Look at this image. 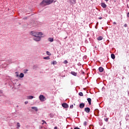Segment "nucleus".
I'll return each mask as SVG.
<instances>
[{
    "mask_svg": "<svg viewBox=\"0 0 129 129\" xmlns=\"http://www.w3.org/2000/svg\"><path fill=\"white\" fill-rule=\"evenodd\" d=\"M67 37H66L64 39H66Z\"/></svg>",
    "mask_w": 129,
    "mask_h": 129,
    "instance_id": "nucleus-37",
    "label": "nucleus"
},
{
    "mask_svg": "<svg viewBox=\"0 0 129 129\" xmlns=\"http://www.w3.org/2000/svg\"><path fill=\"white\" fill-rule=\"evenodd\" d=\"M47 55H48L49 56H51V53L49 51H46Z\"/></svg>",
    "mask_w": 129,
    "mask_h": 129,
    "instance_id": "nucleus-21",
    "label": "nucleus"
},
{
    "mask_svg": "<svg viewBox=\"0 0 129 129\" xmlns=\"http://www.w3.org/2000/svg\"><path fill=\"white\" fill-rule=\"evenodd\" d=\"M103 39V37L101 36H99V37H97V40L98 41H101V40H102Z\"/></svg>",
    "mask_w": 129,
    "mask_h": 129,
    "instance_id": "nucleus-9",
    "label": "nucleus"
},
{
    "mask_svg": "<svg viewBox=\"0 0 129 129\" xmlns=\"http://www.w3.org/2000/svg\"><path fill=\"white\" fill-rule=\"evenodd\" d=\"M71 74L74 75V76H77V73H76L75 72H71Z\"/></svg>",
    "mask_w": 129,
    "mask_h": 129,
    "instance_id": "nucleus-11",
    "label": "nucleus"
},
{
    "mask_svg": "<svg viewBox=\"0 0 129 129\" xmlns=\"http://www.w3.org/2000/svg\"><path fill=\"white\" fill-rule=\"evenodd\" d=\"M85 111L87 113H89V112H90V108L89 107L85 108Z\"/></svg>",
    "mask_w": 129,
    "mask_h": 129,
    "instance_id": "nucleus-5",
    "label": "nucleus"
},
{
    "mask_svg": "<svg viewBox=\"0 0 129 129\" xmlns=\"http://www.w3.org/2000/svg\"><path fill=\"white\" fill-rule=\"evenodd\" d=\"M43 59H45V60H49L50 57L49 56L44 57H43Z\"/></svg>",
    "mask_w": 129,
    "mask_h": 129,
    "instance_id": "nucleus-19",
    "label": "nucleus"
},
{
    "mask_svg": "<svg viewBox=\"0 0 129 129\" xmlns=\"http://www.w3.org/2000/svg\"><path fill=\"white\" fill-rule=\"evenodd\" d=\"M87 124V122L85 121V122H84V125H85V126H86Z\"/></svg>",
    "mask_w": 129,
    "mask_h": 129,
    "instance_id": "nucleus-26",
    "label": "nucleus"
},
{
    "mask_svg": "<svg viewBox=\"0 0 129 129\" xmlns=\"http://www.w3.org/2000/svg\"><path fill=\"white\" fill-rule=\"evenodd\" d=\"M42 122H43V124H44V123H46V124H47V122H46V121H45V120H42Z\"/></svg>",
    "mask_w": 129,
    "mask_h": 129,
    "instance_id": "nucleus-24",
    "label": "nucleus"
},
{
    "mask_svg": "<svg viewBox=\"0 0 129 129\" xmlns=\"http://www.w3.org/2000/svg\"><path fill=\"white\" fill-rule=\"evenodd\" d=\"M70 108H73V105H71L70 106Z\"/></svg>",
    "mask_w": 129,
    "mask_h": 129,
    "instance_id": "nucleus-30",
    "label": "nucleus"
},
{
    "mask_svg": "<svg viewBox=\"0 0 129 129\" xmlns=\"http://www.w3.org/2000/svg\"><path fill=\"white\" fill-rule=\"evenodd\" d=\"M28 103H29L28 101H25V104H28Z\"/></svg>",
    "mask_w": 129,
    "mask_h": 129,
    "instance_id": "nucleus-29",
    "label": "nucleus"
},
{
    "mask_svg": "<svg viewBox=\"0 0 129 129\" xmlns=\"http://www.w3.org/2000/svg\"><path fill=\"white\" fill-rule=\"evenodd\" d=\"M30 35L33 37V39L35 42H40L41 41V38L43 36V33L42 32L31 31Z\"/></svg>",
    "mask_w": 129,
    "mask_h": 129,
    "instance_id": "nucleus-1",
    "label": "nucleus"
},
{
    "mask_svg": "<svg viewBox=\"0 0 129 129\" xmlns=\"http://www.w3.org/2000/svg\"><path fill=\"white\" fill-rule=\"evenodd\" d=\"M53 0H43L41 3V5H51L53 3Z\"/></svg>",
    "mask_w": 129,
    "mask_h": 129,
    "instance_id": "nucleus-2",
    "label": "nucleus"
},
{
    "mask_svg": "<svg viewBox=\"0 0 129 129\" xmlns=\"http://www.w3.org/2000/svg\"><path fill=\"white\" fill-rule=\"evenodd\" d=\"M15 73L16 77H19V74L18 73V72H16Z\"/></svg>",
    "mask_w": 129,
    "mask_h": 129,
    "instance_id": "nucleus-23",
    "label": "nucleus"
},
{
    "mask_svg": "<svg viewBox=\"0 0 129 129\" xmlns=\"http://www.w3.org/2000/svg\"><path fill=\"white\" fill-rule=\"evenodd\" d=\"M113 25H116V22H114L113 23Z\"/></svg>",
    "mask_w": 129,
    "mask_h": 129,
    "instance_id": "nucleus-31",
    "label": "nucleus"
},
{
    "mask_svg": "<svg viewBox=\"0 0 129 129\" xmlns=\"http://www.w3.org/2000/svg\"><path fill=\"white\" fill-rule=\"evenodd\" d=\"M111 57L112 58V59H115V55H114V54H111Z\"/></svg>",
    "mask_w": 129,
    "mask_h": 129,
    "instance_id": "nucleus-16",
    "label": "nucleus"
},
{
    "mask_svg": "<svg viewBox=\"0 0 129 129\" xmlns=\"http://www.w3.org/2000/svg\"><path fill=\"white\" fill-rule=\"evenodd\" d=\"M101 7L103 8V9H105V8H106L107 6L105 4V3H101Z\"/></svg>",
    "mask_w": 129,
    "mask_h": 129,
    "instance_id": "nucleus-6",
    "label": "nucleus"
},
{
    "mask_svg": "<svg viewBox=\"0 0 129 129\" xmlns=\"http://www.w3.org/2000/svg\"><path fill=\"white\" fill-rule=\"evenodd\" d=\"M52 65H56V64H57V61H56L55 60H53L52 62Z\"/></svg>",
    "mask_w": 129,
    "mask_h": 129,
    "instance_id": "nucleus-17",
    "label": "nucleus"
},
{
    "mask_svg": "<svg viewBox=\"0 0 129 129\" xmlns=\"http://www.w3.org/2000/svg\"><path fill=\"white\" fill-rule=\"evenodd\" d=\"M84 106H85V104H84V103H82L80 104V107L81 108H83L84 107Z\"/></svg>",
    "mask_w": 129,
    "mask_h": 129,
    "instance_id": "nucleus-7",
    "label": "nucleus"
},
{
    "mask_svg": "<svg viewBox=\"0 0 129 129\" xmlns=\"http://www.w3.org/2000/svg\"><path fill=\"white\" fill-rule=\"evenodd\" d=\"M104 71V69H103V68H102V67L99 68V71L100 72H102Z\"/></svg>",
    "mask_w": 129,
    "mask_h": 129,
    "instance_id": "nucleus-10",
    "label": "nucleus"
},
{
    "mask_svg": "<svg viewBox=\"0 0 129 129\" xmlns=\"http://www.w3.org/2000/svg\"><path fill=\"white\" fill-rule=\"evenodd\" d=\"M79 95L80 96H83V93H82V92L79 93Z\"/></svg>",
    "mask_w": 129,
    "mask_h": 129,
    "instance_id": "nucleus-20",
    "label": "nucleus"
},
{
    "mask_svg": "<svg viewBox=\"0 0 129 129\" xmlns=\"http://www.w3.org/2000/svg\"><path fill=\"white\" fill-rule=\"evenodd\" d=\"M39 99L41 102H43V101H45L46 100V97H44L43 95H40L39 96Z\"/></svg>",
    "mask_w": 129,
    "mask_h": 129,
    "instance_id": "nucleus-3",
    "label": "nucleus"
},
{
    "mask_svg": "<svg viewBox=\"0 0 129 129\" xmlns=\"http://www.w3.org/2000/svg\"><path fill=\"white\" fill-rule=\"evenodd\" d=\"M105 121H108V118H105Z\"/></svg>",
    "mask_w": 129,
    "mask_h": 129,
    "instance_id": "nucleus-28",
    "label": "nucleus"
},
{
    "mask_svg": "<svg viewBox=\"0 0 129 129\" xmlns=\"http://www.w3.org/2000/svg\"><path fill=\"white\" fill-rule=\"evenodd\" d=\"M28 71V70H24V74H27Z\"/></svg>",
    "mask_w": 129,
    "mask_h": 129,
    "instance_id": "nucleus-22",
    "label": "nucleus"
},
{
    "mask_svg": "<svg viewBox=\"0 0 129 129\" xmlns=\"http://www.w3.org/2000/svg\"><path fill=\"white\" fill-rule=\"evenodd\" d=\"M127 17L128 18H129V13H128L127 14Z\"/></svg>",
    "mask_w": 129,
    "mask_h": 129,
    "instance_id": "nucleus-32",
    "label": "nucleus"
},
{
    "mask_svg": "<svg viewBox=\"0 0 129 129\" xmlns=\"http://www.w3.org/2000/svg\"><path fill=\"white\" fill-rule=\"evenodd\" d=\"M34 98V96H29L27 97V99H33Z\"/></svg>",
    "mask_w": 129,
    "mask_h": 129,
    "instance_id": "nucleus-15",
    "label": "nucleus"
},
{
    "mask_svg": "<svg viewBox=\"0 0 129 129\" xmlns=\"http://www.w3.org/2000/svg\"><path fill=\"white\" fill-rule=\"evenodd\" d=\"M62 107H64V108H68V107H69L68 105L66 103H64L62 104Z\"/></svg>",
    "mask_w": 129,
    "mask_h": 129,
    "instance_id": "nucleus-4",
    "label": "nucleus"
},
{
    "mask_svg": "<svg viewBox=\"0 0 129 129\" xmlns=\"http://www.w3.org/2000/svg\"><path fill=\"white\" fill-rule=\"evenodd\" d=\"M99 20H102V17H99Z\"/></svg>",
    "mask_w": 129,
    "mask_h": 129,
    "instance_id": "nucleus-33",
    "label": "nucleus"
},
{
    "mask_svg": "<svg viewBox=\"0 0 129 129\" xmlns=\"http://www.w3.org/2000/svg\"><path fill=\"white\" fill-rule=\"evenodd\" d=\"M20 127H21V124H20V123L18 122V123H17V128H20Z\"/></svg>",
    "mask_w": 129,
    "mask_h": 129,
    "instance_id": "nucleus-18",
    "label": "nucleus"
},
{
    "mask_svg": "<svg viewBox=\"0 0 129 129\" xmlns=\"http://www.w3.org/2000/svg\"><path fill=\"white\" fill-rule=\"evenodd\" d=\"M105 2H107L109 0H104Z\"/></svg>",
    "mask_w": 129,
    "mask_h": 129,
    "instance_id": "nucleus-36",
    "label": "nucleus"
},
{
    "mask_svg": "<svg viewBox=\"0 0 129 129\" xmlns=\"http://www.w3.org/2000/svg\"><path fill=\"white\" fill-rule=\"evenodd\" d=\"M31 108L35 110V111H38V108L37 107H32Z\"/></svg>",
    "mask_w": 129,
    "mask_h": 129,
    "instance_id": "nucleus-13",
    "label": "nucleus"
},
{
    "mask_svg": "<svg viewBox=\"0 0 129 129\" xmlns=\"http://www.w3.org/2000/svg\"><path fill=\"white\" fill-rule=\"evenodd\" d=\"M68 63V61L67 60H65L64 61V64H67Z\"/></svg>",
    "mask_w": 129,
    "mask_h": 129,
    "instance_id": "nucleus-25",
    "label": "nucleus"
},
{
    "mask_svg": "<svg viewBox=\"0 0 129 129\" xmlns=\"http://www.w3.org/2000/svg\"><path fill=\"white\" fill-rule=\"evenodd\" d=\"M49 42H53L54 41V39L53 38H49L48 39Z\"/></svg>",
    "mask_w": 129,
    "mask_h": 129,
    "instance_id": "nucleus-14",
    "label": "nucleus"
},
{
    "mask_svg": "<svg viewBox=\"0 0 129 129\" xmlns=\"http://www.w3.org/2000/svg\"><path fill=\"white\" fill-rule=\"evenodd\" d=\"M54 129H58V127H57V126H55V127H54Z\"/></svg>",
    "mask_w": 129,
    "mask_h": 129,
    "instance_id": "nucleus-34",
    "label": "nucleus"
},
{
    "mask_svg": "<svg viewBox=\"0 0 129 129\" xmlns=\"http://www.w3.org/2000/svg\"><path fill=\"white\" fill-rule=\"evenodd\" d=\"M0 93H3V91L0 90Z\"/></svg>",
    "mask_w": 129,
    "mask_h": 129,
    "instance_id": "nucleus-35",
    "label": "nucleus"
},
{
    "mask_svg": "<svg viewBox=\"0 0 129 129\" xmlns=\"http://www.w3.org/2000/svg\"><path fill=\"white\" fill-rule=\"evenodd\" d=\"M124 28H126V27H127V24H125L124 25Z\"/></svg>",
    "mask_w": 129,
    "mask_h": 129,
    "instance_id": "nucleus-27",
    "label": "nucleus"
},
{
    "mask_svg": "<svg viewBox=\"0 0 129 129\" xmlns=\"http://www.w3.org/2000/svg\"><path fill=\"white\" fill-rule=\"evenodd\" d=\"M24 76H25V75H24V74L23 73H20V74L19 75L20 78H23Z\"/></svg>",
    "mask_w": 129,
    "mask_h": 129,
    "instance_id": "nucleus-12",
    "label": "nucleus"
},
{
    "mask_svg": "<svg viewBox=\"0 0 129 129\" xmlns=\"http://www.w3.org/2000/svg\"><path fill=\"white\" fill-rule=\"evenodd\" d=\"M87 101L88 102L89 104L90 105H91V98H88L87 99Z\"/></svg>",
    "mask_w": 129,
    "mask_h": 129,
    "instance_id": "nucleus-8",
    "label": "nucleus"
}]
</instances>
